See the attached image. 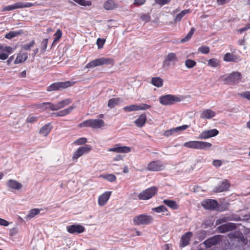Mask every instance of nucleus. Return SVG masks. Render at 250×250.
Segmentation results:
<instances>
[{
    "label": "nucleus",
    "instance_id": "1",
    "mask_svg": "<svg viewBox=\"0 0 250 250\" xmlns=\"http://www.w3.org/2000/svg\"><path fill=\"white\" fill-rule=\"evenodd\" d=\"M114 63V60L112 58L101 57L90 62L86 64L85 67L87 68H94L103 65H111L113 66Z\"/></svg>",
    "mask_w": 250,
    "mask_h": 250
},
{
    "label": "nucleus",
    "instance_id": "2",
    "mask_svg": "<svg viewBox=\"0 0 250 250\" xmlns=\"http://www.w3.org/2000/svg\"><path fill=\"white\" fill-rule=\"evenodd\" d=\"M184 146L197 149H206L212 146V144L210 143L198 141H191L184 143Z\"/></svg>",
    "mask_w": 250,
    "mask_h": 250
},
{
    "label": "nucleus",
    "instance_id": "3",
    "mask_svg": "<svg viewBox=\"0 0 250 250\" xmlns=\"http://www.w3.org/2000/svg\"><path fill=\"white\" fill-rule=\"evenodd\" d=\"M72 103V100L70 98L64 99L61 101L59 102L56 104H54L52 103L47 102L42 103L40 104L39 107H42L43 105H49V109L52 111L58 110Z\"/></svg>",
    "mask_w": 250,
    "mask_h": 250
},
{
    "label": "nucleus",
    "instance_id": "4",
    "mask_svg": "<svg viewBox=\"0 0 250 250\" xmlns=\"http://www.w3.org/2000/svg\"><path fill=\"white\" fill-rule=\"evenodd\" d=\"M242 79V76L240 72L234 71L226 76L224 81L227 84L234 85L238 84L241 81Z\"/></svg>",
    "mask_w": 250,
    "mask_h": 250
},
{
    "label": "nucleus",
    "instance_id": "5",
    "mask_svg": "<svg viewBox=\"0 0 250 250\" xmlns=\"http://www.w3.org/2000/svg\"><path fill=\"white\" fill-rule=\"evenodd\" d=\"M158 188L153 186L144 190L138 195L139 200H147L151 199L157 193Z\"/></svg>",
    "mask_w": 250,
    "mask_h": 250
},
{
    "label": "nucleus",
    "instance_id": "6",
    "mask_svg": "<svg viewBox=\"0 0 250 250\" xmlns=\"http://www.w3.org/2000/svg\"><path fill=\"white\" fill-rule=\"evenodd\" d=\"M153 220V218L151 216L142 214L135 216L133 219V222L135 225H147L151 223Z\"/></svg>",
    "mask_w": 250,
    "mask_h": 250
},
{
    "label": "nucleus",
    "instance_id": "7",
    "mask_svg": "<svg viewBox=\"0 0 250 250\" xmlns=\"http://www.w3.org/2000/svg\"><path fill=\"white\" fill-rule=\"evenodd\" d=\"M181 101L180 98L177 96L167 94L162 96L159 98L160 104L164 105H168L173 104L175 103L179 102Z\"/></svg>",
    "mask_w": 250,
    "mask_h": 250
},
{
    "label": "nucleus",
    "instance_id": "8",
    "mask_svg": "<svg viewBox=\"0 0 250 250\" xmlns=\"http://www.w3.org/2000/svg\"><path fill=\"white\" fill-rule=\"evenodd\" d=\"M34 4L31 2H17L13 4L5 6L2 9V11H11L16 9L28 8L33 6Z\"/></svg>",
    "mask_w": 250,
    "mask_h": 250
},
{
    "label": "nucleus",
    "instance_id": "9",
    "mask_svg": "<svg viewBox=\"0 0 250 250\" xmlns=\"http://www.w3.org/2000/svg\"><path fill=\"white\" fill-rule=\"evenodd\" d=\"M165 168V166L160 160H155L149 162L147 166V169L150 171H162Z\"/></svg>",
    "mask_w": 250,
    "mask_h": 250
},
{
    "label": "nucleus",
    "instance_id": "10",
    "mask_svg": "<svg viewBox=\"0 0 250 250\" xmlns=\"http://www.w3.org/2000/svg\"><path fill=\"white\" fill-rule=\"evenodd\" d=\"M91 150V147L90 145H85L84 146L79 147L73 153L72 159L77 161L78 158L83 154L88 153Z\"/></svg>",
    "mask_w": 250,
    "mask_h": 250
},
{
    "label": "nucleus",
    "instance_id": "11",
    "mask_svg": "<svg viewBox=\"0 0 250 250\" xmlns=\"http://www.w3.org/2000/svg\"><path fill=\"white\" fill-rule=\"evenodd\" d=\"M13 52L12 47L0 44V60L4 61L8 58L9 55Z\"/></svg>",
    "mask_w": 250,
    "mask_h": 250
},
{
    "label": "nucleus",
    "instance_id": "12",
    "mask_svg": "<svg viewBox=\"0 0 250 250\" xmlns=\"http://www.w3.org/2000/svg\"><path fill=\"white\" fill-rule=\"evenodd\" d=\"M202 206L206 209L215 210L218 206L217 201L213 199H206L201 203Z\"/></svg>",
    "mask_w": 250,
    "mask_h": 250
},
{
    "label": "nucleus",
    "instance_id": "13",
    "mask_svg": "<svg viewBox=\"0 0 250 250\" xmlns=\"http://www.w3.org/2000/svg\"><path fill=\"white\" fill-rule=\"evenodd\" d=\"M221 240L222 236L220 235H216L207 239L204 242V244L206 248H209L217 244Z\"/></svg>",
    "mask_w": 250,
    "mask_h": 250
},
{
    "label": "nucleus",
    "instance_id": "14",
    "mask_svg": "<svg viewBox=\"0 0 250 250\" xmlns=\"http://www.w3.org/2000/svg\"><path fill=\"white\" fill-rule=\"evenodd\" d=\"M193 236V233L191 231H188L182 235L180 241V246L184 248L190 244V241Z\"/></svg>",
    "mask_w": 250,
    "mask_h": 250
},
{
    "label": "nucleus",
    "instance_id": "15",
    "mask_svg": "<svg viewBox=\"0 0 250 250\" xmlns=\"http://www.w3.org/2000/svg\"><path fill=\"white\" fill-rule=\"evenodd\" d=\"M67 231L71 234H80L85 230L83 226L81 225H71L66 227Z\"/></svg>",
    "mask_w": 250,
    "mask_h": 250
},
{
    "label": "nucleus",
    "instance_id": "16",
    "mask_svg": "<svg viewBox=\"0 0 250 250\" xmlns=\"http://www.w3.org/2000/svg\"><path fill=\"white\" fill-rule=\"evenodd\" d=\"M237 228L236 224L233 223H228L222 225L217 228L218 230L221 233H225L231 231Z\"/></svg>",
    "mask_w": 250,
    "mask_h": 250
},
{
    "label": "nucleus",
    "instance_id": "17",
    "mask_svg": "<svg viewBox=\"0 0 250 250\" xmlns=\"http://www.w3.org/2000/svg\"><path fill=\"white\" fill-rule=\"evenodd\" d=\"M219 131L216 129H212L202 131L198 138L200 139H206L217 135Z\"/></svg>",
    "mask_w": 250,
    "mask_h": 250
},
{
    "label": "nucleus",
    "instance_id": "18",
    "mask_svg": "<svg viewBox=\"0 0 250 250\" xmlns=\"http://www.w3.org/2000/svg\"><path fill=\"white\" fill-rule=\"evenodd\" d=\"M108 151L117 153H126L131 151V148L126 146H120V144H116L114 147L109 148Z\"/></svg>",
    "mask_w": 250,
    "mask_h": 250
},
{
    "label": "nucleus",
    "instance_id": "19",
    "mask_svg": "<svg viewBox=\"0 0 250 250\" xmlns=\"http://www.w3.org/2000/svg\"><path fill=\"white\" fill-rule=\"evenodd\" d=\"M223 60L225 62H238L241 60V58L239 55L233 53H227L223 57Z\"/></svg>",
    "mask_w": 250,
    "mask_h": 250
},
{
    "label": "nucleus",
    "instance_id": "20",
    "mask_svg": "<svg viewBox=\"0 0 250 250\" xmlns=\"http://www.w3.org/2000/svg\"><path fill=\"white\" fill-rule=\"evenodd\" d=\"M111 193V191H105L98 198V205L100 206H103L105 205L108 201Z\"/></svg>",
    "mask_w": 250,
    "mask_h": 250
},
{
    "label": "nucleus",
    "instance_id": "21",
    "mask_svg": "<svg viewBox=\"0 0 250 250\" xmlns=\"http://www.w3.org/2000/svg\"><path fill=\"white\" fill-rule=\"evenodd\" d=\"M178 61V58L175 53L172 52L169 53L166 56L164 61V64L168 66L171 62H173V64H175Z\"/></svg>",
    "mask_w": 250,
    "mask_h": 250
},
{
    "label": "nucleus",
    "instance_id": "22",
    "mask_svg": "<svg viewBox=\"0 0 250 250\" xmlns=\"http://www.w3.org/2000/svg\"><path fill=\"white\" fill-rule=\"evenodd\" d=\"M118 7V4L114 0H105L103 4V7L107 11L113 10Z\"/></svg>",
    "mask_w": 250,
    "mask_h": 250
},
{
    "label": "nucleus",
    "instance_id": "23",
    "mask_svg": "<svg viewBox=\"0 0 250 250\" xmlns=\"http://www.w3.org/2000/svg\"><path fill=\"white\" fill-rule=\"evenodd\" d=\"M6 185L8 188L15 190H20L22 187L21 183L14 179L8 180Z\"/></svg>",
    "mask_w": 250,
    "mask_h": 250
},
{
    "label": "nucleus",
    "instance_id": "24",
    "mask_svg": "<svg viewBox=\"0 0 250 250\" xmlns=\"http://www.w3.org/2000/svg\"><path fill=\"white\" fill-rule=\"evenodd\" d=\"M76 107L75 105H72L68 108L60 110L56 113H53L52 115L54 117H63L69 114Z\"/></svg>",
    "mask_w": 250,
    "mask_h": 250
},
{
    "label": "nucleus",
    "instance_id": "25",
    "mask_svg": "<svg viewBox=\"0 0 250 250\" xmlns=\"http://www.w3.org/2000/svg\"><path fill=\"white\" fill-rule=\"evenodd\" d=\"M230 187V183L227 180H224L221 184L219 186L216 187L214 191L216 192H221L223 191H227L229 189Z\"/></svg>",
    "mask_w": 250,
    "mask_h": 250
},
{
    "label": "nucleus",
    "instance_id": "26",
    "mask_svg": "<svg viewBox=\"0 0 250 250\" xmlns=\"http://www.w3.org/2000/svg\"><path fill=\"white\" fill-rule=\"evenodd\" d=\"M146 114L144 113L141 114L138 118L134 121L135 125L138 127L144 126L146 121Z\"/></svg>",
    "mask_w": 250,
    "mask_h": 250
},
{
    "label": "nucleus",
    "instance_id": "27",
    "mask_svg": "<svg viewBox=\"0 0 250 250\" xmlns=\"http://www.w3.org/2000/svg\"><path fill=\"white\" fill-rule=\"evenodd\" d=\"M52 128L53 127L51 125V123L45 124L40 128L39 130V134L44 137H46L51 132Z\"/></svg>",
    "mask_w": 250,
    "mask_h": 250
},
{
    "label": "nucleus",
    "instance_id": "28",
    "mask_svg": "<svg viewBox=\"0 0 250 250\" xmlns=\"http://www.w3.org/2000/svg\"><path fill=\"white\" fill-rule=\"evenodd\" d=\"M104 122L102 119H91V127L97 129L104 126Z\"/></svg>",
    "mask_w": 250,
    "mask_h": 250
},
{
    "label": "nucleus",
    "instance_id": "29",
    "mask_svg": "<svg viewBox=\"0 0 250 250\" xmlns=\"http://www.w3.org/2000/svg\"><path fill=\"white\" fill-rule=\"evenodd\" d=\"M163 203L171 209L176 210L179 208L178 204L174 200L165 199L163 200Z\"/></svg>",
    "mask_w": 250,
    "mask_h": 250
},
{
    "label": "nucleus",
    "instance_id": "30",
    "mask_svg": "<svg viewBox=\"0 0 250 250\" xmlns=\"http://www.w3.org/2000/svg\"><path fill=\"white\" fill-rule=\"evenodd\" d=\"M215 116V112L211 109H208L204 110L201 114L202 119H210Z\"/></svg>",
    "mask_w": 250,
    "mask_h": 250
},
{
    "label": "nucleus",
    "instance_id": "31",
    "mask_svg": "<svg viewBox=\"0 0 250 250\" xmlns=\"http://www.w3.org/2000/svg\"><path fill=\"white\" fill-rule=\"evenodd\" d=\"M75 82L66 81L64 82H57L59 90H62L74 85Z\"/></svg>",
    "mask_w": 250,
    "mask_h": 250
},
{
    "label": "nucleus",
    "instance_id": "32",
    "mask_svg": "<svg viewBox=\"0 0 250 250\" xmlns=\"http://www.w3.org/2000/svg\"><path fill=\"white\" fill-rule=\"evenodd\" d=\"M27 58L28 55L26 53H19L14 61V63L18 64L23 62L27 59Z\"/></svg>",
    "mask_w": 250,
    "mask_h": 250
},
{
    "label": "nucleus",
    "instance_id": "33",
    "mask_svg": "<svg viewBox=\"0 0 250 250\" xmlns=\"http://www.w3.org/2000/svg\"><path fill=\"white\" fill-rule=\"evenodd\" d=\"M151 83L157 87H161L163 85V80L159 77H153Z\"/></svg>",
    "mask_w": 250,
    "mask_h": 250
},
{
    "label": "nucleus",
    "instance_id": "34",
    "mask_svg": "<svg viewBox=\"0 0 250 250\" xmlns=\"http://www.w3.org/2000/svg\"><path fill=\"white\" fill-rule=\"evenodd\" d=\"M121 102L120 98H114L109 100L107 106L110 108H114L116 105H119Z\"/></svg>",
    "mask_w": 250,
    "mask_h": 250
},
{
    "label": "nucleus",
    "instance_id": "35",
    "mask_svg": "<svg viewBox=\"0 0 250 250\" xmlns=\"http://www.w3.org/2000/svg\"><path fill=\"white\" fill-rule=\"evenodd\" d=\"M190 12V9H186L182 11L180 13L178 14L174 18V22H178L181 21L183 17L186 14Z\"/></svg>",
    "mask_w": 250,
    "mask_h": 250
},
{
    "label": "nucleus",
    "instance_id": "36",
    "mask_svg": "<svg viewBox=\"0 0 250 250\" xmlns=\"http://www.w3.org/2000/svg\"><path fill=\"white\" fill-rule=\"evenodd\" d=\"M22 33L23 31L21 30L20 31H10L5 35V38L7 39H11L21 34Z\"/></svg>",
    "mask_w": 250,
    "mask_h": 250
},
{
    "label": "nucleus",
    "instance_id": "37",
    "mask_svg": "<svg viewBox=\"0 0 250 250\" xmlns=\"http://www.w3.org/2000/svg\"><path fill=\"white\" fill-rule=\"evenodd\" d=\"M42 210V209H39V208L31 209L29 211V213L26 216L25 218H32L35 215L39 214L40 212V211Z\"/></svg>",
    "mask_w": 250,
    "mask_h": 250
},
{
    "label": "nucleus",
    "instance_id": "38",
    "mask_svg": "<svg viewBox=\"0 0 250 250\" xmlns=\"http://www.w3.org/2000/svg\"><path fill=\"white\" fill-rule=\"evenodd\" d=\"M99 177L107 180L110 182H113L116 180V177L113 174H102L100 175Z\"/></svg>",
    "mask_w": 250,
    "mask_h": 250
},
{
    "label": "nucleus",
    "instance_id": "39",
    "mask_svg": "<svg viewBox=\"0 0 250 250\" xmlns=\"http://www.w3.org/2000/svg\"><path fill=\"white\" fill-rule=\"evenodd\" d=\"M208 64L212 67H216L220 65V61L216 58H212L208 62Z\"/></svg>",
    "mask_w": 250,
    "mask_h": 250
},
{
    "label": "nucleus",
    "instance_id": "40",
    "mask_svg": "<svg viewBox=\"0 0 250 250\" xmlns=\"http://www.w3.org/2000/svg\"><path fill=\"white\" fill-rule=\"evenodd\" d=\"M73 1L83 6H90L92 5V1L91 0H73Z\"/></svg>",
    "mask_w": 250,
    "mask_h": 250
},
{
    "label": "nucleus",
    "instance_id": "41",
    "mask_svg": "<svg viewBox=\"0 0 250 250\" xmlns=\"http://www.w3.org/2000/svg\"><path fill=\"white\" fill-rule=\"evenodd\" d=\"M123 109L125 112H131L133 111H138V105L131 104L130 105L125 106Z\"/></svg>",
    "mask_w": 250,
    "mask_h": 250
},
{
    "label": "nucleus",
    "instance_id": "42",
    "mask_svg": "<svg viewBox=\"0 0 250 250\" xmlns=\"http://www.w3.org/2000/svg\"><path fill=\"white\" fill-rule=\"evenodd\" d=\"M152 210L157 213H161L168 211L167 208L164 205H161L159 207L152 208Z\"/></svg>",
    "mask_w": 250,
    "mask_h": 250
},
{
    "label": "nucleus",
    "instance_id": "43",
    "mask_svg": "<svg viewBox=\"0 0 250 250\" xmlns=\"http://www.w3.org/2000/svg\"><path fill=\"white\" fill-rule=\"evenodd\" d=\"M196 62L191 59H187L185 61L186 66L189 69L193 68L196 65Z\"/></svg>",
    "mask_w": 250,
    "mask_h": 250
},
{
    "label": "nucleus",
    "instance_id": "44",
    "mask_svg": "<svg viewBox=\"0 0 250 250\" xmlns=\"http://www.w3.org/2000/svg\"><path fill=\"white\" fill-rule=\"evenodd\" d=\"M195 31V29L194 28H191L189 33L185 36L183 39L181 40V42H186L189 41L192 37L193 35V33Z\"/></svg>",
    "mask_w": 250,
    "mask_h": 250
},
{
    "label": "nucleus",
    "instance_id": "45",
    "mask_svg": "<svg viewBox=\"0 0 250 250\" xmlns=\"http://www.w3.org/2000/svg\"><path fill=\"white\" fill-rule=\"evenodd\" d=\"M241 235L242 233L239 231H235L229 233L228 234V236L230 239H232L233 238H239Z\"/></svg>",
    "mask_w": 250,
    "mask_h": 250
},
{
    "label": "nucleus",
    "instance_id": "46",
    "mask_svg": "<svg viewBox=\"0 0 250 250\" xmlns=\"http://www.w3.org/2000/svg\"><path fill=\"white\" fill-rule=\"evenodd\" d=\"M209 51V47L206 45L202 46L198 48V51L204 54H208Z\"/></svg>",
    "mask_w": 250,
    "mask_h": 250
},
{
    "label": "nucleus",
    "instance_id": "47",
    "mask_svg": "<svg viewBox=\"0 0 250 250\" xmlns=\"http://www.w3.org/2000/svg\"><path fill=\"white\" fill-rule=\"evenodd\" d=\"M62 35V31L60 29H58L56 32L54 34V36L55 37L54 42H58L59 41L61 38Z\"/></svg>",
    "mask_w": 250,
    "mask_h": 250
},
{
    "label": "nucleus",
    "instance_id": "48",
    "mask_svg": "<svg viewBox=\"0 0 250 250\" xmlns=\"http://www.w3.org/2000/svg\"><path fill=\"white\" fill-rule=\"evenodd\" d=\"M78 127H91V119L86 120L78 125Z\"/></svg>",
    "mask_w": 250,
    "mask_h": 250
},
{
    "label": "nucleus",
    "instance_id": "49",
    "mask_svg": "<svg viewBox=\"0 0 250 250\" xmlns=\"http://www.w3.org/2000/svg\"><path fill=\"white\" fill-rule=\"evenodd\" d=\"M35 44V42L33 40L31 42L22 45L21 48L24 50H29Z\"/></svg>",
    "mask_w": 250,
    "mask_h": 250
},
{
    "label": "nucleus",
    "instance_id": "50",
    "mask_svg": "<svg viewBox=\"0 0 250 250\" xmlns=\"http://www.w3.org/2000/svg\"><path fill=\"white\" fill-rule=\"evenodd\" d=\"M47 91H59L57 82L54 83L47 88Z\"/></svg>",
    "mask_w": 250,
    "mask_h": 250
},
{
    "label": "nucleus",
    "instance_id": "51",
    "mask_svg": "<svg viewBox=\"0 0 250 250\" xmlns=\"http://www.w3.org/2000/svg\"><path fill=\"white\" fill-rule=\"evenodd\" d=\"M38 120L37 117L29 115L26 119V122L33 124L37 122Z\"/></svg>",
    "mask_w": 250,
    "mask_h": 250
},
{
    "label": "nucleus",
    "instance_id": "52",
    "mask_svg": "<svg viewBox=\"0 0 250 250\" xmlns=\"http://www.w3.org/2000/svg\"><path fill=\"white\" fill-rule=\"evenodd\" d=\"M87 142V139L84 137L80 138L77 139L75 142L74 144L77 145H82Z\"/></svg>",
    "mask_w": 250,
    "mask_h": 250
},
{
    "label": "nucleus",
    "instance_id": "53",
    "mask_svg": "<svg viewBox=\"0 0 250 250\" xmlns=\"http://www.w3.org/2000/svg\"><path fill=\"white\" fill-rule=\"evenodd\" d=\"M140 19L142 21H144L145 22L150 21L151 17L149 13L143 14L140 16Z\"/></svg>",
    "mask_w": 250,
    "mask_h": 250
},
{
    "label": "nucleus",
    "instance_id": "54",
    "mask_svg": "<svg viewBox=\"0 0 250 250\" xmlns=\"http://www.w3.org/2000/svg\"><path fill=\"white\" fill-rule=\"evenodd\" d=\"M138 110H147L151 108V105L146 104H142L140 105H138Z\"/></svg>",
    "mask_w": 250,
    "mask_h": 250
},
{
    "label": "nucleus",
    "instance_id": "55",
    "mask_svg": "<svg viewBox=\"0 0 250 250\" xmlns=\"http://www.w3.org/2000/svg\"><path fill=\"white\" fill-rule=\"evenodd\" d=\"M48 41V39H44L42 42V43H41L42 50L43 52H44L45 51V50L46 49V48L47 46Z\"/></svg>",
    "mask_w": 250,
    "mask_h": 250
},
{
    "label": "nucleus",
    "instance_id": "56",
    "mask_svg": "<svg viewBox=\"0 0 250 250\" xmlns=\"http://www.w3.org/2000/svg\"><path fill=\"white\" fill-rule=\"evenodd\" d=\"M105 42V40L98 38L97 40V44L99 49L102 48Z\"/></svg>",
    "mask_w": 250,
    "mask_h": 250
},
{
    "label": "nucleus",
    "instance_id": "57",
    "mask_svg": "<svg viewBox=\"0 0 250 250\" xmlns=\"http://www.w3.org/2000/svg\"><path fill=\"white\" fill-rule=\"evenodd\" d=\"M188 127V125H184L180 126H178L174 128L176 132H179L181 131L185 130Z\"/></svg>",
    "mask_w": 250,
    "mask_h": 250
},
{
    "label": "nucleus",
    "instance_id": "58",
    "mask_svg": "<svg viewBox=\"0 0 250 250\" xmlns=\"http://www.w3.org/2000/svg\"><path fill=\"white\" fill-rule=\"evenodd\" d=\"M174 132H176L174 129V128H171L170 129L166 130L164 132V135L165 136L168 137L170 135H172Z\"/></svg>",
    "mask_w": 250,
    "mask_h": 250
},
{
    "label": "nucleus",
    "instance_id": "59",
    "mask_svg": "<svg viewBox=\"0 0 250 250\" xmlns=\"http://www.w3.org/2000/svg\"><path fill=\"white\" fill-rule=\"evenodd\" d=\"M146 0H134L133 4L136 6H138L144 4Z\"/></svg>",
    "mask_w": 250,
    "mask_h": 250
},
{
    "label": "nucleus",
    "instance_id": "60",
    "mask_svg": "<svg viewBox=\"0 0 250 250\" xmlns=\"http://www.w3.org/2000/svg\"><path fill=\"white\" fill-rule=\"evenodd\" d=\"M171 0H155V2L160 5H164L168 3Z\"/></svg>",
    "mask_w": 250,
    "mask_h": 250
},
{
    "label": "nucleus",
    "instance_id": "61",
    "mask_svg": "<svg viewBox=\"0 0 250 250\" xmlns=\"http://www.w3.org/2000/svg\"><path fill=\"white\" fill-rule=\"evenodd\" d=\"M240 95L242 97L250 100V91H246L243 92L242 93H241Z\"/></svg>",
    "mask_w": 250,
    "mask_h": 250
},
{
    "label": "nucleus",
    "instance_id": "62",
    "mask_svg": "<svg viewBox=\"0 0 250 250\" xmlns=\"http://www.w3.org/2000/svg\"><path fill=\"white\" fill-rule=\"evenodd\" d=\"M227 221V217H223L219 218L216 220V225H219L222 223L226 222Z\"/></svg>",
    "mask_w": 250,
    "mask_h": 250
},
{
    "label": "nucleus",
    "instance_id": "63",
    "mask_svg": "<svg viewBox=\"0 0 250 250\" xmlns=\"http://www.w3.org/2000/svg\"><path fill=\"white\" fill-rule=\"evenodd\" d=\"M9 223L6 220L2 218H0V225L2 226H8Z\"/></svg>",
    "mask_w": 250,
    "mask_h": 250
},
{
    "label": "nucleus",
    "instance_id": "64",
    "mask_svg": "<svg viewBox=\"0 0 250 250\" xmlns=\"http://www.w3.org/2000/svg\"><path fill=\"white\" fill-rule=\"evenodd\" d=\"M212 164L214 166L218 167L222 165V161L219 160H215L213 161Z\"/></svg>",
    "mask_w": 250,
    "mask_h": 250
}]
</instances>
